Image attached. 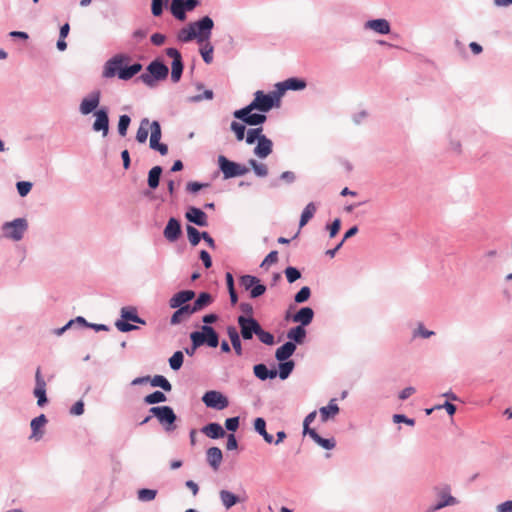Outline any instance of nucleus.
Segmentation results:
<instances>
[{"label":"nucleus","mask_w":512,"mask_h":512,"mask_svg":"<svg viewBox=\"0 0 512 512\" xmlns=\"http://www.w3.org/2000/svg\"><path fill=\"white\" fill-rule=\"evenodd\" d=\"M185 217L189 222H191L197 226H200V227L208 226V216L200 208L193 207V206L189 207L185 213Z\"/></svg>","instance_id":"obj_19"},{"label":"nucleus","mask_w":512,"mask_h":512,"mask_svg":"<svg viewBox=\"0 0 512 512\" xmlns=\"http://www.w3.org/2000/svg\"><path fill=\"white\" fill-rule=\"evenodd\" d=\"M254 429L268 444L274 441L273 436L266 431V421L264 418L258 417L254 420Z\"/></svg>","instance_id":"obj_34"},{"label":"nucleus","mask_w":512,"mask_h":512,"mask_svg":"<svg viewBox=\"0 0 512 512\" xmlns=\"http://www.w3.org/2000/svg\"><path fill=\"white\" fill-rule=\"evenodd\" d=\"M166 55L172 58L171 80L172 82L177 83L180 81L183 73L182 56L176 48H167Z\"/></svg>","instance_id":"obj_15"},{"label":"nucleus","mask_w":512,"mask_h":512,"mask_svg":"<svg viewBox=\"0 0 512 512\" xmlns=\"http://www.w3.org/2000/svg\"><path fill=\"white\" fill-rule=\"evenodd\" d=\"M127 60L128 56L124 54H117L107 60L103 66V78L110 79L117 75L119 79L127 81L142 70V65L140 63H134L130 66L123 67V63Z\"/></svg>","instance_id":"obj_2"},{"label":"nucleus","mask_w":512,"mask_h":512,"mask_svg":"<svg viewBox=\"0 0 512 512\" xmlns=\"http://www.w3.org/2000/svg\"><path fill=\"white\" fill-rule=\"evenodd\" d=\"M296 350V345L292 341H288L284 343L281 347H279L275 352V358L282 362L288 360Z\"/></svg>","instance_id":"obj_29"},{"label":"nucleus","mask_w":512,"mask_h":512,"mask_svg":"<svg viewBox=\"0 0 512 512\" xmlns=\"http://www.w3.org/2000/svg\"><path fill=\"white\" fill-rule=\"evenodd\" d=\"M213 302V297L208 292H201L190 307L193 313L199 312L209 306Z\"/></svg>","instance_id":"obj_30"},{"label":"nucleus","mask_w":512,"mask_h":512,"mask_svg":"<svg viewBox=\"0 0 512 512\" xmlns=\"http://www.w3.org/2000/svg\"><path fill=\"white\" fill-rule=\"evenodd\" d=\"M100 101L101 92L99 90L90 92L82 98L79 104V113L83 116L93 113L95 120L92 124V130L106 137L109 133V110L106 106L98 108Z\"/></svg>","instance_id":"obj_1"},{"label":"nucleus","mask_w":512,"mask_h":512,"mask_svg":"<svg viewBox=\"0 0 512 512\" xmlns=\"http://www.w3.org/2000/svg\"><path fill=\"white\" fill-rule=\"evenodd\" d=\"M248 164L252 167L256 176L263 178L268 175V167L266 164L260 163L254 159H250Z\"/></svg>","instance_id":"obj_45"},{"label":"nucleus","mask_w":512,"mask_h":512,"mask_svg":"<svg viewBox=\"0 0 512 512\" xmlns=\"http://www.w3.org/2000/svg\"><path fill=\"white\" fill-rule=\"evenodd\" d=\"M294 361L292 360H286L282 361L279 364V371H277V375H279L280 379L285 380L287 379L290 374L292 373L294 369Z\"/></svg>","instance_id":"obj_41"},{"label":"nucleus","mask_w":512,"mask_h":512,"mask_svg":"<svg viewBox=\"0 0 512 512\" xmlns=\"http://www.w3.org/2000/svg\"><path fill=\"white\" fill-rule=\"evenodd\" d=\"M168 2V0H152L151 3V12L153 16L158 17L163 13L164 5Z\"/></svg>","instance_id":"obj_57"},{"label":"nucleus","mask_w":512,"mask_h":512,"mask_svg":"<svg viewBox=\"0 0 512 512\" xmlns=\"http://www.w3.org/2000/svg\"><path fill=\"white\" fill-rule=\"evenodd\" d=\"M152 416L156 417L166 432L174 431L177 416L170 406H154L149 409Z\"/></svg>","instance_id":"obj_6"},{"label":"nucleus","mask_w":512,"mask_h":512,"mask_svg":"<svg viewBox=\"0 0 512 512\" xmlns=\"http://www.w3.org/2000/svg\"><path fill=\"white\" fill-rule=\"evenodd\" d=\"M286 279L289 283H294L301 277L300 271L292 266H289L284 271Z\"/></svg>","instance_id":"obj_55"},{"label":"nucleus","mask_w":512,"mask_h":512,"mask_svg":"<svg viewBox=\"0 0 512 512\" xmlns=\"http://www.w3.org/2000/svg\"><path fill=\"white\" fill-rule=\"evenodd\" d=\"M166 400V395L162 391L158 390L144 397V403L148 405L162 403L165 402Z\"/></svg>","instance_id":"obj_44"},{"label":"nucleus","mask_w":512,"mask_h":512,"mask_svg":"<svg viewBox=\"0 0 512 512\" xmlns=\"http://www.w3.org/2000/svg\"><path fill=\"white\" fill-rule=\"evenodd\" d=\"M150 384L153 387H160L167 392L172 390L171 383L162 375H155L152 378L150 377Z\"/></svg>","instance_id":"obj_43"},{"label":"nucleus","mask_w":512,"mask_h":512,"mask_svg":"<svg viewBox=\"0 0 512 512\" xmlns=\"http://www.w3.org/2000/svg\"><path fill=\"white\" fill-rule=\"evenodd\" d=\"M320 417L323 422H326L330 417H334L339 412V407L335 403V399L330 400L327 406L321 407Z\"/></svg>","instance_id":"obj_33"},{"label":"nucleus","mask_w":512,"mask_h":512,"mask_svg":"<svg viewBox=\"0 0 512 512\" xmlns=\"http://www.w3.org/2000/svg\"><path fill=\"white\" fill-rule=\"evenodd\" d=\"M227 334H228V336L230 338L231 345H232L235 353L238 356H241L243 354V349H242V343H241V340H240V336H239L238 330L236 329L235 326H228L227 327Z\"/></svg>","instance_id":"obj_32"},{"label":"nucleus","mask_w":512,"mask_h":512,"mask_svg":"<svg viewBox=\"0 0 512 512\" xmlns=\"http://www.w3.org/2000/svg\"><path fill=\"white\" fill-rule=\"evenodd\" d=\"M187 236L192 246H197L202 239V232H199L194 226H186Z\"/></svg>","instance_id":"obj_46"},{"label":"nucleus","mask_w":512,"mask_h":512,"mask_svg":"<svg viewBox=\"0 0 512 512\" xmlns=\"http://www.w3.org/2000/svg\"><path fill=\"white\" fill-rule=\"evenodd\" d=\"M309 436L324 449L331 450L336 445L335 440L333 438H322L315 430L309 431Z\"/></svg>","instance_id":"obj_38"},{"label":"nucleus","mask_w":512,"mask_h":512,"mask_svg":"<svg viewBox=\"0 0 512 512\" xmlns=\"http://www.w3.org/2000/svg\"><path fill=\"white\" fill-rule=\"evenodd\" d=\"M177 39L183 43H188L196 39V34L192 27L188 24L187 26L179 30L177 34Z\"/></svg>","instance_id":"obj_42"},{"label":"nucleus","mask_w":512,"mask_h":512,"mask_svg":"<svg viewBox=\"0 0 512 512\" xmlns=\"http://www.w3.org/2000/svg\"><path fill=\"white\" fill-rule=\"evenodd\" d=\"M170 10L176 19L180 21H184L186 19L184 0H172Z\"/></svg>","instance_id":"obj_35"},{"label":"nucleus","mask_w":512,"mask_h":512,"mask_svg":"<svg viewBox=\"0 0 512 512\" xmlns=\"http://www.w3.org/2000/svg\"><path fill=\"white\" fill-rule=\"evenodd\" d=\"M262 132H263L262 127L248 129L246 137H245L246 143L251 145V144H254L256 141L258 142L259 138H261V136H264L262 134Z\"/></svg>","instance_id":"obj_47"},{"label":"nucleus","mask_w":512,"mask_h":512,"mask_svg":"<svg viewBox=\"0 0 512 512\" xmlns=\"http://www.w3.org/2000/svg\"><path fill=\"white\" fill-rule=\"evenodd\" d=\"M149 129L151 130L150 139H161V127L158 121L151 122Z\"/></svg>","instance_id":"obj_62"},{"label":"nucleus","mask_w":512,"mask_h":512,"mask_svg":"<svg viewBox=\"0 0 512 512\" xmlns=\"http://www.w3.org/2000/svg\"><path fill=\"white\" fill-rule=\"evenodd\" d=\"M218 165L225 179L243 176L249 172L245 165L233 162L223 155L218 157Z\"/></svg>","instance_id":"obj_10"},{"label":"nucleus","mask_w":512,"mask_h":512,"mask_svg":"<svg viewBox=\"0 0 512 512\" xmlns=\"http://www.w3.org/2000/svg\"><path fill=\"white\" fill-rule=\"evenodd\" d=\"M231 130L235 133L236 139L242 141L245 138L246 127L244 124L233 121L230 125Z\"/></svg>","instance_id":"obj_52"},{"label":"nucleus","mask_w":512,"mask_h":512,"mask_svg":"<svg viewBox=\"0 0 512 512\" xmlns=\"http://www.w3.org/2000/svg\"><path fill=\"white\" fill-rule=\"evenodd\" d=\"M146 70V73L139 76V80L150 88L155 87L157 81L165 80L169 73L168 67L160 60L152 61Z\"/></svg>","instance_id":"obj_4"},{"label":"nucleus","mask_w":512,"mask_h":512,"mask_svg":"<svg viewBox=\"0 0 512 512\" xmlns=\"http://www.w3.org/2000/svg\"><path fill=\"white\" fill-rule=\"evenodd\" d=\"M280 95L278 91L269 94H264L263 91H256L254 93L253 101L248 104L251 109H257L262 113L270 111L274 106H278Z\"/></svg>","instance_id":"obj_7"},{"label":"nucleus","mask_w":512,"mask_h":512,"mask_svg":"<svg viewBox=\"0 0 512 512\" xmlns=\"http://www.w3.org/2000/svg\"><path fill=\"white\" fill-rule=\"evenodd\" d=\"M184 355L181 351H176L170 358H169V365L170 368L174 371L179 370L183 365Z\"/></svg>","instance_id":"obj_48"},{"label":"nucleus","mask_w":512,"mask_h":512,"mask_svg":"<svg viewBox=\"0 0 512 512\" xmlns=\"http://www.w3.org/2000/svg\"><path fill=\"white\" fill-rule=\"evenodd\" d=\"M254 375L264 381L267 379H274L277 376V370L268 369L265 364H256L253 367Z\"/></svg>","instance_id":"obj_31"},{"label":"nucleus","mask_w":512,"mask_h":512,"mask_svg":"<svg viewBox=\"0 0 512 512\" xmlns=\"http://www.w3.org/2000/svg\"><path fill=\"white\" fill-rule=\"evenodd\" d=\"M28 227L29 225L26 218H16L3 223L1 231L4 238L18 242L23 239Z\"/></svg>","instance_id":"obj_5"},{"label":"nucleus","mask_w":512,"mask_h":512,"mask_svg":"<svg viewBox=\"0 0 512 512\" xmlns=\"http://www.w3.org/2000/svg\"><path fill=\"white\" fill-rule=\"evenodd\" d=\"M194 297H195V292L193 290L179 291L169 299V306L172 309H176L180 306L186 305Z\"/></svg>","instance_id":"obj_20"},{"label":"nucleus","mask_w":512,"mask_h":512,"mask_svg":"<svg viewBox=\"0 0 512 512\" xmlns=\"http://www.w3.org/2000/svg\"><path fill=\"white\" fill-rule=\"evenodd\" d=\"M203 403L208 407L216 410H223L229 406L228 398L219 391H207L202 397Z\"/></svg>","instance_id":"obj_14"},{"label":"nucleus","mask_w":512,"mask_h":512,"mask_svg":"<svg viewBox=\"0 0 512 512\" xmlns=\"http://www.w3.org/2000/svg\"><path fill=\"white\" fill-rule=\"evenodd\" d=\"M17 191L21 197L26 196L32 189V183L28 181H19L16 184Z\"/></svg>","instance_id":"obj_59"},{"label":"nucleus","mask_w":512,"mask_h":512,"mask_svg":"<svg viewBox=\"0 0 512 512\" xmlns=\"http://www.w3.org/2000/svg\"><path fill=\"white\" fill-rule=\"evenodd\" d=\"M33 394L37 398L38 406L43 407L48 402L46 396V381L41 373L40 367H38L35 372V387Z\"/></svg>","instance_id":"obj_17"},{"label":"nucleus","mask_w":512,"mask_h":512,"mask_svg":"<svg viewBox=\"0 0 512 512\" xmlns=\"http://www.w3.org/2000/svg\"><path fill=\"white\" fill-rule=\"evenodd\" d=\"M434 334V331L427 330L423 324H419L413 332V337H421L426 339L433 336Z\"/></svg>","instance_id":"obj_60"},{"label":"nucleus","mask_w":512,"mask_h":512,"mask_svg":"<svg viewBox=\"0 0 512 512\" xmlns=\"http://www.w3.org/2000/svg\"><path fill=\"white\" fill-rule=\"evenodd\" d=\"M272 150H273L272 140L267 138L264 135V136H261V138H259V141H258L256 147L254 148V154L260 159H265L272 153Z\"/></svg>","instance_id":"obj_23"},{"label":"nucleus","mask_w":512,"mask_h":512,"mask_svg":"<svg viewBox=\"0 0 512 512\" xmlns=\"http://www.w3.org/2000/svg\"><path fill=\"white\" fill-rule=\"evenodd\" d=\"M306 87V82L298 78H289L276 84L277 91L281 96L286 90H302Z\"/></svg>","instance_id":"obj_22"},{"label":"nucleus","mask_w":512,"mask_h":512,"mask_svg":"<svg viewBox=\"0 0 512 512\" xmlns=\"http://www.w3.org/2000/svg\"><path fill=\"white\" fill-rule=\"evenodd\" d=\"M314 317V311L310 307H302L296 314L293 315V321L298 322L300 326L309 325Z\"/></svg>","instance_id":"obj_26"},{"label":"nucleus","mask_w":512,"mask_h":512,"mask_svg":"<svg viewBox=\"0 0 512 512\" xmlns=\"http://www.w3.org/2000/svg\"><path fill=\"white\" fill-rule=\"evenodd\" d=\"M219 498L223 507L228 510L238 503L246 502L248 496L245 491L241 494H234L229 490L222 489L219 491Z\"/></svg>","instance_id":"obj_16"},{"label":"nucleus","mask_w":512,"mask_h":512,"mask_svg":"<svg viewBox=\"0 0 512 512\" xmlns=\"http://www.w3.org/2000/svg\"><path fill=\"white\" fill-rule=\"evenodd\" d=\"M257 282H259V279L256 276L243 275L240 277V284L245 290H250Z\"/></svg>","instance_id":"obj_56"},{"label":"nucleus","mask_w":512,"mask_h":512,"mask_svg":"<svg viewBox=\"0 0 512 512\" xmlns=\"http://www.w3.org/2000/svg\"><path fill=\"white\" fill-rule=\"evenodd\" d=\"M311 295V290L308 286L302 287L294 296V301L296 303H304L306 302Z\"/></svg>","instance_id":"obj_54"},{"label":"nucleus","mask_w":512,"mask_h":512,"mask_svg":"<svg viewBox=\"0 0 512 512\" xmlns=\"http://www.w3.org/2000/svg\"><path fill=\"white\" fill-rule=\"evenodd\" d=\"M316 209H317L316 205L313 202H310L306 205V207L303 209L301 217H300V221H299L300 227L305 226L309 222V220L314 216Z\"/></svg>","instance_id":"obj_40"},{"label":"nucleus","mask_w":512,"mask_h":512,"mask_svg":"<svg viewBox=\"0 0 512 512\" xmlns=\"http://www.w3.org/2000/svg\"><path fill=\"white\" fill-rule=\"evenodd\" d=\"M496 512H512V500L498 504L496 506Z\"/></svg>","instance_id":"obj_64"},{"label":"nucleus","mask_w":512,"mask_h":512,"mask_svg":"<svg viewBox=\"0 0 512 512\" xmlns=\"http://www.w3.org/2000/svg\"><path fill=\"white\" fill-rule=\"evenodd\" d=\"M238 325L240 327V333L244 340L252 339L253 335L257 336V333L261 327L259 322L253 317H245L240 315L237 318Z\"/></svg>","instance_id":"obj_13"},{"label":"nucleus","mask_w":512,"mask_h":512,"mask_svg":"<svg viewBox=\"0 0 512 512\" xmlns=\"http://www.w3.org/2000/svg\"><path fill=\"white\" fill-rule=\"evenodd\" d=\"M192 342L191 347L185 348V352L189 356H193L197 348L207 345L216 348L219 345V335L212 326L203 325L200 331H194L190 334Z\"/></svg>","instance_id":"obj_3"},{"label":"nucleus","mask_w":512,"mask_h":512,"mask_svg":"<svg viewBox=\"0 0 512 512\" xmlns=\"http://www.w3.org/2000/svg\"><path fill=\"white\" fill-rule=\"evenodd\" d=\"M206 460L214 471H217L223 460V454L220 448L210 447L206 451Z\"/></svg>","instance_id":"obj_24"},{"label":"nucleus","mask_w":512,"mask_h":512,"mask_svg":"<svg viewBox=\"0 0 512 512\" xmlns=\"http://www.w3.org/2000/svg\"><path fill=\"white\" fill-rule=\"evenodd\" d=\"M435 492L438 497V501L431 505L427 512H436L447 506H454L459 503L458 499L451 495V487L448 484L435 487Z\"/></svg>","instance_id":"obj_8"},{"label":"nucleus","mask_w":512,"mask_h":512,"mask_svg":"<svg viewBox=\"0 0 512 512\" xmlns=\"http://www.w3.org/2000/svg\"><path fill=\"white\" fill-rule=\"evenodd\" d=\"M196 34V40L202 44L209 41L214 28V21L209 16H204L195 22L189 23Z\"/></svg>","instance_id":"obj_9"},{"label":"nucleus","mask_w":512,"mask_h":512,"mask_svg":"<svg viewBox=\"0 0 512 512\" xmlns=\"http://www.w3.org/2000/svg\"><path fill=\"white\" fill-rule=\"evenodd\" d=\"M266 292V286L261 284L260 281L252 286L250 289V297L258 298Z\"/></svg>","instance_id":"obj_61"},{"label":"nucleus","mask_w":512,"mask_h":512,"mask_svg":"<svg viewBox=\"0 0 512 512\" xmlns=\"http://www.w3.org/2000/svg\"><path fill=\"white\" fill-rule=\"evenodd\" d=\"M278 261V252L277 251H271L262 261L260 267L269 266L272 264H275Z\"/></svg>","instance_id":"obj_63"},{"label":"nucleus","mask_w":512,"mask_h":512,"mask_svg":"<svg viewBox=\"0 0 512 512\" xmlns=\"http://www.w3.org/2000/svg\"><path fill=\"white\" fill-rule=\"evenodd\" d=\"M204 46L201 48L200 53L203 58V61L207 64H210L213 61V46L209 41L204 42Z\"/></svg>","instance_id":"obj_50"},{"label":"nucleus","mask_w":512,"mask_h":512,"mask_svg":"<svg viewBox=\"0 0 512 512\" xmlns=\"http://www.w3.org/2000/svg\"><path fill=\"white\" fill-rule=\"evenodd\" d=\"M257 337L259 338V340L262 343H264L266 345H273L274 344V336H273V334L263 330L262 327H260V329H259V331L257 333Z\"/></svg>","instance_id":"obj_58"},{"label":"nucleus","mask_w":512,"mask_h":512,"mask_svg":"<svg viewBox=\"0 0 512 512\" xmlns=\"http://www.w3.org/2000/svg\"><path fill=\"white\" fill-rule=\"evenodd\" d=\"M201 432L204 433L207 437L211 439H218L225 436V430L219 423H209L201 429Z\"/></svg>","instance_id":"obj_27"},{"label":"nucleus","mask_w":512,"mask_h":512,"mask_svg":"<svg viewBox=\"0 0 512 512\" xmlns=\"http://www.w3.org/2000/svg\"><path fill=\"white\" fill-rule=\"evenodd\" d=\"M182 234L180 221L174 217H171L164 230L163 235L168 242H176Z\"/></svg>","instance_id":"obj_18"},{"label":"nucleus","mask_w":512,"mask_h":512,"mask_svg":"<svg viewBox=\"0 0 512 512\" xmlns=\"http://www.w3.org/2000/svg\"><path fill=\"white\" fill-rule=\"evenodd\" d=\"M176 309L177 310L172 314L170 318L171 325H178L184 320L188 319L192 314H194L190 307V304L180 306Z\"/></svg>","instance_id":"obj_25"},{"label":"nucleus","mask_w":512,"mask_h":512,"mask_svg":"<svg viewBox=\"0 0 512 512\" xmlns=\"http://www.w3.org/2000/svg\"><path fill=\"white\" fill-rule=\"evenodd\" d=\"M150 128V121L148 118H143L140 122V126L136 132V140L139 143H145L148 138Z\"/></svg>","instance_id":"obj_39"},{"label":"nucleus","mask_w":512,"mask_h":512,"mask_svg":"<svg viewBox=\"0 0 512 512\" xmlns=\"http://www.w3.org/2000/svg\"><path fill=\"white\" fill-rule=\"evenodd\" d=\"M121 317L124 320H117L115 323V326L121 332H129V331L137 329L136 326H134L126 321H132L135 323L145 324V321L137 315L136 309L132 308V307H123L121 309Z\"/></svg>","instance_id":"obj_11"},{"label":"nucleus","mask_w":512,"mask_h":512,"mask_svg":"<svg viewBox=\"0 0 512 512\" xmlns=\"http://www.w3.org/2000/svg\"><path fill=\"white\" fill-rule=\"evenodd\" d=\"M162 167L161 166H154L150 169L148 173V186L151 189H156L159 186L160 177L162 174Z\"/></svg>","instance_id":"obj_37"},{"label":"nucleus","mask_w":512,"mask_h":512,"mask_svg":"<svg viewBox=\"0 0 512 512\" xmlns=\"http://www.w3.org/2000/svg\"><path fill=\"white\" fill-rule=\"evenodd\" d=\"M364 29L372 30L378 34L385 35L390 33V23L383 18L368 20L364 23Z\"/></svg>","instance_id":"obj_21"},{"label":"nucleus","mask_w":512,"mask_h":512,"mask_svg":"<svg viewBox=\"0 0 512 512\" xmlns=\"http://www.w3.org/2000/svg\"><path fill=\"white\" fill-rule=\"evenodd\" d=\"M255 109H251L249 105L241 108L239 110H235L233 112V116L236 119L241 120L244 124L250 126H258L263 124L267 117L264 113H252Z\"/></svg>","instance_id":"obj_12"},{"label":"nucleus","mask_w":512,"mask_h":512,"mask_svg":"<svg viewBox=\"0 0 512 512\" xmlns=\"http://www.w3.org/2000/svg\"><path fill=\"white\" fill-rule=\"evenodd\" d=\"M157 491L154 489H140L138 491V499L143 502L152 501L155 499Z\"/></svg>","instance_id":"obj_53"},{"label":"nucleus","mask_w":512,"mask_h":512,"mask_svg":"<svg viewBox=\"0 0 512 512\" xmlns=\"http://www.w3.org/2000/svg\"><path fill=\"white\" fill-rule=\"evenodd\" d=\"M287 337L290 341L301 344L306 337V330L300 325L293 327L288 331Z\"/></svg>","instance_id":"obj_36"},{"label":"nucleus","mask_w":512,"mask_h":512,"mask_svg":"<svg viewBox=\"0 0 512 512\" xmlns=\"http://www.w3.org/2000/svg\"><path fill=\"white\" fill-rule=\"evenodd\" d=\"M47 423V418L44 414H41L31 421V429H32V435L30 438H34L36 440H39L43 436V431L41 429L44 427V425Z\"/></svg>","instance_id":"obj_28"},{"label":"nucleus","mask_w":512,"mask_h":512,"mask_svg":"<svg viewBox=\"0 0 512 512\" xmlns=\"http://www.w3.org/2000/svg\"><path fill=\"white\" fill-rule=\"evenodd\" d=\"M130 123H131V118L129 115L124 114L119 117L118 133L120 136H122V137L126 136Z\"/></svg>","instance_id":"obj_49"},{"label":"nucleus","mask_w":512,"mask_h":512,"mask_svg":"<svg viewBox=\"0 0 512 512\" xmlns=\"http://www.w3.org/2000/svg\"><path fill=\"white\" fill-rule=\"evenodd\" d=\"M213 96H214L213 91L210 89H206V90H204V92L202 94H197V95L188 97L187 101L189 103H198L203 100H212Z\"/></svg>","instance_id":"obj_51"}]
</instances>
